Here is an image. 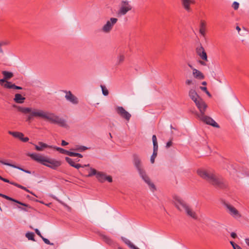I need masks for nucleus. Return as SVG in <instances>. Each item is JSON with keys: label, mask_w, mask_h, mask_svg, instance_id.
<instances>
[{"label": "nucleus", "mask_w": 249, "mask_h": 249, "mask_svg": "<svg viewBox=\"0 0 249 249\" xmlns=\"http://www.w3.org/2000/svg\"><path fill=\"white\" fill-rule=\"evenodd\" d=\"M13 107L16 108L18 111L25 115L29 114L27 116L26 121H30L34 118L39 117L49 121L52 124H58L60 126L64 127L67 126L66 121L54 113L36 108L23 107L17 105H13Z\"/></svg>", "instance_id": "nucleus-1"}, {"label": "nucleus", "mask_w": 249, "mask_h": 249, "mask_svg": "<svg viewBox=\"0 0 249 249\" xmlns=\"http://www.w3.org/2000/svg\"><path fill=\"white\" fill-rule=\"evenodd\" d=\"M189 96L195 102L199 109L200 113L197 114L198 118L203 122L213 127L219 128V125L212 118L205 115L207 105L203 99L198 95L194 89H191L189 91Z\"/></svg>", "instance_id": "nucleus-2"}, {"label": "nucleus", "mask_w": 249, "mask_h": 249, "mask_svg": "<svg viewBox=\"0 0 249 249\" xmlns=\"http://www.w3.org/2000/svg\"><path fill=\"white\" fill-rule=\"evenodd\" d=\"M197 173L201 178L216 188L224 189L228 186L226 181L221 177L216 175L212 171L199 169Z\"/></svg>", "instance_id": "nucleus-3"}, {"label": "nucleus", "mask_w": 249, "mask_h": 249, "mask_svg": "<svg viewBox=\"0 0 249 249\" xmlns=\"http://www.w3.org/2000/svg\"><path fill=\"white\" fill-rule=\"evenodd\" d=\"M27 155L33 160L53 170H56L61 165V161L60 160L54 159H47L36 153H28Z\"/></svg>", "instance_id": "nucleus-4"}, {"label": "nucleus", "mask_w": 249, "mask_h": 249, "mask_svg": "<svg viewBox=\"0 0 249 249\" xmlns=\"http://www.w3.org/2000/svg\"><path fill=\"white\" fill-rule=\"evenodd\" d=\"M133 163L139 172V174L144 182L148 184L150 190L154 192L156 190V187L152 183L149 177L147 175L145 170L142 168V161L140 157L136 154L133 155Z\"/></svg>", "instance_id": "nucleus-5"}, {"label": "nucleus", "mask_w": 249, "mask_h": 249, "mask_svg": "<svg viewBox=\"0 0 249 249\" xmlns=\"http://www.w3.org/2000/svg\"><path fill=\"white\" fill-rule=\"evenodd\" d=\"M173 198L174 200V204L178 210L180 211L184 210L188 215L194 219H197V216L196 213L193 211L179 196H175Z\"/></svg>", "instance_id": "nucleus-6"}, {"label": "nucleus", "mask_w": 249, "mask_h": 249, "mask_svg": "<svg viewBox=\"0 0 249 249\" xmlns=\"http://www.w3.org/2000/svg\"><path fill=\"white\" fill-rule=\"evenodd\" d=\"M132 6L130 3V1L127 0H122L119 10L118 12V15L119 16L125 15L128 11L131 10Z\"/></svg>", "instance_id": "nucleus-7"}, {"label": "nucleus", "mask_w": 249, "mask_h": 249, "mask_svg": "<svg viewBox=\"0 0 249 249\" xmlns=\"http://www.w3.org/2000/svg\"><path fill=\"white\" fill-rule=\"evenodd\" d=\"M115 110L118 115L126 121H128L130 119L131 115L126 111L123 107H116Z\"/></svg>", "instance_id": "nucleus-8"}, {"label": "nucleus", "mask_w": 249, "mask_h": 249, "mask_svg": "<svg viewBox=\"0 0 249 249\" xmlns=\"http://www.w3.org/2000/svg\"><path fill=\"white\" fill-rule=\"evenodd\" d=\"M118 21V19L115 18H111L108 20L106 24L102 28V31L105 33L109 32L112 29L113 26Z\"/></svg>", "instance_id": "nucleus-9"}, {"label": "nucleus", "mask_w": 249, "mask_h": 249, "mask_svg": "<svg viewBox=\"0 0 249 249\" xmlns=\"http://www.w3.org/2000/svg\"><path fill=\"white\" fill-rule=\"evenodd\" d=\"M98 180L100 182H104L106 180L109 182H112V178L110 176H107L105 173L102 172H98L96 177Z\"/></svg>", "instance_id": "nucleus-10"}, {"label": "nucleus", "mask_w": 249, "mask_h": 249, "mask_svg": "<svg viewBox=\"0 0 249 249\" xmlns=\"http://www.w3.org/2000/svg\"><path fill=\"white\" fill-rule=\"evenodd\" d=\"M225 206L228 210L229 213L231 216L234 217H240L241 216L239 212L233 206L228 203H225Z\"/></svg>", "instance_id": "nucleus-11"}, {"label": "nucleus", "mask_w": 249, "mask_h": 249, "mask_svg": "<svg viewBox=\"0 0 249 249\" xmlns=\"http://www.w3.org/2000/svg\"><path fill=\"white\" fill-rule=\"evenodd\" d=\"M196 53L203 60L205 61H208V57L207 53L201 45L197 47L196 49Z\"/></svg>", "instance_id": "nucleus-12"}, {"label": "nucleus", "mask_w": 249, "mask_h": 249, "mask_svg": "<svg viewBox=\"0 0 249 249\" xmlns=\"http://www.w3.org/2000/svg\"><path fill=\"white\" fill-rule=\"evenodd\" d=\"M180 1L182 7L187 12L191 11L190 5L195 3L194 0H180Z\"/></svg>", "instance_id": "nucleus-13"}, {"label": "nucleus", "mask_w": 249, "mask_h": 249, "mask_svg": "<svg viewBox=\"0 0 249 249\" xmlns=\"http://www.w3.org/2000/svg\"><path fill=\"white\" fill-rule=\"evenodd\" d=\"M65 92L66 93L65 98L68 101L71 102L73 104H78V101L77 97L73 95L70 91H65Z\"/></svg>", "instance_id": "nucleus-14"}, {"label": "nucleus", "mask_w": 249, "mask_h": 249, "mask_svg": "<svg viewBox=\"0 0 249 249\" xmlns=\"http://www.w3.org/2000/svg\"><path fill=\"white\" fill-rule=\"evenodd\" d=\"M34 145L35 147V149L38 151H42L44 149V148H53L52 145H48L46 143H45L41 142H38V145Z\"/></svg>", "instance_id": "nucleus-15"}, {"label": "nucleus", "mask_w": 249, "mask_h": 249, "mask_svg": "<svg viewBox=\"0 0 249 249\" xmlns=\"http://www.w3.org/2000/svg\"><path fill=\"white\" fill-rule=\"evenodd\" d=\"M122 240L131 249H140L136 246H135L131 242L124 237H121Z\"/></svg>", "instance_id": "nucleus-16"}, {"label": "nucleus", "mask_w": 249, "mask_h": 249, "mask_svg": "<svg viewBox=\"0 0 249 249\" xmlns=\"http://www.w3.org/2000/svg\"><path fill=\"white\" fill-rule=\"evenodd\" d=\"M25 100V98L19 93L16 94L14 98V101L18 104H22Z\"/></svg>", "instance_id": "nucleus-17"}, {"label": "nucleus", "mask_w": 249, "mask_h": 249, "mask_svg": "<svg viewBox=\"0 0 249 249\" xmlns=\"http://www.w3.org/2000/svg\"><path fill=\"white\" fill-rule=\"evenodd\" d=\"M193 74L194 76L197 79H203L204 78V76L203 73L196 69H193Z\"/></svg>", "instance_id": "nucleus-18"}, {"label": "nucleus", "mask_w": 249, "mask_h": 249, "mask_svg": "<svg viewBox=\"0 0 249 249\" xmlns=\"http://www.w3.org/2000/svg\"><path fill=\"white\" fill-rule=\"evenodd\" d=\"M0 163H2L3 164H4V165H8V166H9L18 169H19V170H20L21 171H23V172H24L25 173H30V171H29L24 170V169H22V168H20L19 167H18V166H17L15 165H14V164H12L6 162H5L4 160H0Z\"/></svg>", "instance_id": "nucleus-19"}, {"label": "nucleus", "mask_w": 249, "mask_h": 249, "mask_svg": "<svg viewBox=\"0 0 249 249\" xmlns=\"http://www.w3.org/2000/svg\"><path fill=\"white\" fill-rule=\"evenodd\" d=\"M206 31V23L204 21H201L200 24L199 33L203 36H205Z\"/></svg>", "instance_id": "nucleus-20"}, {"label": "nucleus", "mask_w": 249, "mask_h": 249, "mask_svg": "<svg viewBox=\"0 0 249 249\" xmlns=\"http://www.w3.org/2000/svg\"><path fill=\"white\" fill-rule=\"evenodd\" d=\"M152 141L153 143V152H158V144L156 136L155 135L152 136Z\"/></svg>", "instance_id": "nucleus-21"}, {"label": "nucleus", "mask_w": 249, "mask_h": 249, "mask_svg": "<svg viewBox=\"0 0 249 249\" xmlns=\"http://www.w3.org/2000/svg\"><path fill=\"white\" fill-rule=\"evenodd\" d=\"M2 74H3L4 77L7 80L11 79L14 76L13 73L12 72L5 71H2Z\"/></svg>", "instance_id": "nucleus-22"}, {"label": "nucleus", "mask_w": 249, "mask_h": 249, "mask_svg": "<svg viewBox=\"0 0 249 249\" xmlns=\"http://www.w3.org/2000/svg\"><path fill=\"white\" fill-rule=\"evenodd\" d=\"M6 199H7L8 200L11 201L15 202H16L17 203H18V204H20L21 205L23 206H26V207L30 208V207L29 206V205H28L27 204H25V203H22L21 202H20V201H18V200H17L16 199H14V198H13L12 197H9L8 196H7Z\"/></svg>", "instance_id": "nucleus-23"}, {"label": "nucleus", "mask_w": 249, "mask_h": 249, "mask_svg": "<svg viewBox=\"0 0 249 249\" xmlns=\"http://www.w3.org/2000/svg\"><path fill=\"white\" fill-rule=\"evenodd\" d=\"M54 148L55 149H56L57 151H58V152H59L61 154H66L67 155H69V153H70V151H67L63 148H60V147H56V146H53V148Z\"/></svg>", "instance_id": "nucleus-24"}, {"label": "nucleus", "mask_w": 249, "mask_h": 249, "mask_svg": "<svg viewBox=\"0 0 249 249\" xmlns=\"http://www.w3.org/2000/svg\"><path fill=\"white\" fill-rule=\"evenodd\" d=\"M125 56L124 54H120L117 58V64L118 65H120L122 63H123L124 60Z\"/></svg>", "instance_id": "nucleus-25"}, {"label": "nucleus", "mask_w": 249, "mask_h": 249, "mask_svg": "<svg viewBox=\"0 0 249 249\" xmlns=\"http://www.w3.org/2000/svg\"><path fill=\"white\" fill-rule=\"evenodd\" d=\"M25 236L29 240L35 241V234L33 232H28L26 233Z\"/></svg>", "instance_id": "nucleus-26"}, {"label": "nucleus", "mask_w": 249, "mask_h": 249, "mask_svg": "<svg viewBox=\"0 0 249 249\" xmlns=\"http://www.w3.org/2000/svg\"><path fill=\"white\" fill-rule=\"evenodd\" d=\"M14 84H13L12 82L7 81L6 83L4 84L3 87L6 89H13Z\"/></svg>", "instance_id": "nucleus-27"}, {"label": "nucleus", "mask_w": 249, "mask_h": 249, "mask_svg": "<svg viewBox=\"0 0 249 249\" xmlns=\"http://www.w3.org/2000/svg\"><path fill=\"white\" fill-rule=\"evenodd\" d=\"M90 173L88 175V177H90L93 176H96V177H97V174H98L99 171H97L96 169L92 168H90Z\"/></svg>", "instance_id": "nucleus-28"}, {"label": "nucleus", "mask_w": 249, "mask_h": 249, "mask_svg": "<svg viewBox=\"0 0 249 249\" xmlns=\"http://www.w3.org/2000/svg\"><path fill=\"white\" fill-rule=\"evenodd\" d=\"M103 239L106 243L109 245H111L113 243V241L109 237L106 235L103 236Z\"/></svg>", "instance_id": "nucleus-29"}, {"label": "nucleus", "mask_w": 249, "mask_h": 249, "mask_svg": "<svg viewBox=\"0 0 249 249\" xmlns=\"http://www.w3.org/2000/svg\"><path fill=\"white\" fill-rule=\"evenodd\" d=\"M8 133L14 137L18 138L19 135H22L19 132L9 131Z\"/></svg>", "instance_id": "nucleus-30"}, {"label": "nucleus", "mask_w": 249, "mask_h": 249, "mask_svg": "<svg viewBox=\"0 0 249 249\" xmlns=\"http://www.w3.org/2000/svg\"><path fill=\"white\" fill-rule=\"evenodd\" d=\"M69 156L70 157H78L79 158H82L83 157L82 155L80 153H75L70 151Z\"/></svg>", "instance_id": "nucleus-31"}, {"label": "nucleus", "mask_w": 249, "mask_h": 249, "mask_svg": "<svg viewBox=\"0 0 249 249\" xmlns=\"http://www.w3.org/2000/svg\"><path fill=\"white\" fill-rule=\"evenodd\" d=\"M66 161L71 166L72 165H74L75 162L73 161V160L69 157H66L65 158Z\"/></svg>", "instance_id": "nucleus-32"}, {"label": "nucleus", "mask_w": 249, "mask_h": 249, "mask_svg": "<svg viewBox=\"0 0 249 249\" xmlns=\"http://www.w3.org/2000/svg\"><path fill=\"white\" fill-rule=\"evenodd\" d=\"M101 87L102 89V93H103V95L105 96H107L108 94V90L107 89V88L104 86L101 85Z\"/></svg>", "instance_id": "nucleus-33"}, {"label": "nucleus", "mask_w": 249, "mask_h": 249, "mask_svg": "<svg viewBox=\"0 0 249 249\" xmlns=\"http://www.w3.org/2000/svg\"><path fill=\"white\" fill-rule=\"evenodd\" d=\"M158 152H153L152 155L150 158V161L152 163H154L155 162V159L157 156Z\"/></svg>", "instance_id": "nucleus-34"}, {"label": "nucleus", "mask_w": 249, "mask_h": 249, "mask_svg": "<svg viewBox=\"0 0 249 249\" xmlns=\"http://www.w3.org/2000/svg\"><path fill=\"white\" fill-rule=\"evenodd\" d=\"M239 4L238 2L234 1L232 3V7L234 10H237L239 8Z\"/></svg>", "instance_id": "nucleus-35"}, {"label": "nucleus", "mask_w": 249, "mask_h": 249, "mask_svg": "<svg viewBox=\"0 0 249 249\" xmlns=\"http://www.w3.org/2000/svg\"><path fill=\"white\" fill-rule=\"evenodd\" d=\"M88 148L84 146H80L77 147L75 150L79 151H83L87 150Z\"/></svg>", "instance_id": "nucleus-36"}, {"label": "nucleus", "mask_w": 249, "mask_h": 249, "mask_svg": "<svg viewBox=\"0 0 249 249\" xmlns=\"http://www.w3.org/2000/svg\"><path fill=\"white\" fill-rule=\"evenodd\" d=\"M7 81V79L4 77L3 79H0V85L3 87L4 84L6 83Z\"/></svg>", "instance_id": "nucleus-37"}, {"label": "nucleus", "mask_w": 249, "mask_h": 249, "mask_svg": "<svg viewBox=\"0 0 249 249\" xmlns=\"http://www.w3.org/2000/svg\"><path fill=\"white\" fill-rule=\"evenodd\" d=\"M41 238L46 244L51 245H53V244L51 243L48 239L44 238L43 236H42Z\"/></svg>", "instance_id": "nucleus-38"}, {"label": "nucleus", "mask_w": 249, "mask_h": 249, "mask_svg": "<svg viewBox=\"0 0 249 249\" xmlns=\"http://www.w3.org/2000/svg\"><path fill=\"white\" fill-rule=\"evenodd\" d=\"M8 43V42L6 41H0V47H2V46L7 45Z\"/></svg>", "instance_id": "nucleus-39"}, {"label": "nucleus", "mask_w": 249, "mask_h": 249, "mask_svg": "<svg viewBox=\"0 0 249 249\" xmlns=\"http://www.w3.org/2000/svg\"><path fill=\"white\" fill-rule=\"evenodd\" d=\"M19 188H20V189H22L23 190H25L26 192H29V193H30L31 194H33V195H34L32 192H31L28 189H27L26 187L20 185V186H19Z\"/></svg>", "instance_id": "nucleus-40"}, {"label": "nucleus", "mask_w": 249, "mask_h": 249, "mask_svg": "<svg viewBox=\"0 0 249 249\" xmlns=\"http://www.w3.org/2000/svg\"><path fill=\"white\" fill-rule=\"evenodd\" d=\"M29 206L30 207V208L27 207H26V206H25L26 208H22V207H21L18 206V209H20L21 210L24 211L28 212V210L27 208H31V207L30 206Z\"/></svg>", "instance_id": "nucleus-41"}, {"label": "nucleus", "mask_w": 249, "mask_h": 249, "mask_svg": "<svg viewBox=\"0 0 249 249\" xmlns=\"http://www.w3.org/2000/svg\"><path fill=\"white\" fill-rule=\"evenodd\" d=\"M0 179L3 181L4 182H7L10 184L11 181L7 178H3L0 176Z\"/></svg>", "instance_id": "nucleus-42"}, {"label": "nucleus", "mask_w": 249, "mask_h": 249, "mask_svg": "<svg viewBox=\"0 0 249 249\" xmlns=\"http://www.w3.org/2000/svg\"><path fill=\"white\" fill-rule=\"evenodd\" d=\"M72 167L76 168V169H79L80 168V167H83V166H82V165H81L80 164H74V165H72Z\"/></svg>", "instance_id": "nucleus-43"}, {"label": "nucleus", "mask_w": 249, "mask_h": 249, "mask_svg": "<svg viewBox=\"0 0 249 249\" xmlns=\"http://www.w3.org/2000/svg\"><path fill=\"white\" fill-rule=\"evenodd\" d=\"M35 231L36 232V233L41 238L42 237V234H41L40 232L37 229H35Z\"/></svg>", "instance_id": "nucleus-44"}, {"label": "nucleus", "mask_w": 249, "mask_h": 249, "mask_svg": "<svg viewBox=\"0 0 249 249\" xmlns=\"http://www.w3.org/2000/svg\"><path fill=\"white\" fill-rule=\"evenodd\" d=\"M172 142L171 141H170L167 142L166 147L167 148H169V147H170L172 145Z\"/></svg>", "instance_id": "nucleus-45"}, {"label": "nucleus", "mask_w": 249, "mask_h": 249, "mask_svg": "<svg viewBox=\"0 0 249 249\" xmlns=\"http://www.w3.org/2000/svg\"><path fill=\"white\" fill-rule=\"evenodd\" d=\"M230 244L231 245L234 249H236V247L237 245L235 244L233 241H230Z\"/></svg>", "instance_id": "nucleus-46"}, {"label": "nucleus", "mask_w": 249, "mask_h": 249, "mask_svg": "<svg viewBox=\"0 0 249 249\" xmlns=\"http://www.w3.org/2000/svg\"><path fill=\"white\" fill-rule=\"evenodd\" d=\"M186 84L188 85H191V84H192V80H190V79H187L186 80V82H185Z\"/></svg>", "instance_id": "nucleus-47"}, {"label": "nucleus", "mask_w": 249, "mask_h": 249, "mask_svg": "<svg viewBox=\"0 0 249 249\" xmlns=\"http://www.w3.org/2000/svg\"><path fill=\"white\" fill-rule=\"evenodd\" d=\"M13 89H22V88L21 87L16 86L15 84H14Z\"/></svg>", "instance_id": "nucleus-48"}, {"label": "nucleus", "mask_w": 249, "mask_h": 249, "mask_svg": "<svg viewBox=\"0 0 249 249\" xmlns=\"http://www.w3.org/2000/svg\"><path fill=\"white\" fill-rule=\"evenodd\" d=\"M68 144V142H66L64 140H62L61 142V145L63 146L67 145Z\"/></svg>", "instance_id": "nucleus-49"}, {"label": "nucleus", "mask_w": 249, "mask_h": 249, "mask_svg": "<svg viewBox=\"0 0 249 249\" xmlns=\"http://www.w3.org/2000/svg\"><path fill=\"white\" fill-rule=\"evenodd\" d=\"M10 184H12V185H14V186L18 187V188H19V186H20V184H18V183H17L16 182H14L11 181Z\"/></svg>", "instance_id": "nucleus-50"}, {"label": "nucleus", "mask_w": 249, "mask_h": 249, "mask_svg": "<svg viewBox=\"0 0 249 249\" xmlns=\"http://www.w3.org/2000/svg\"><path fill=\"white\" fill-rule=\"evenodd\" d=\"M10 184H12V185H14V186L18 187V188H19V186H20V184H18V183H17L16 182H14L11 181Z\"/></svg>", "instance_id": "nucleus-51"}, {"label": "nucleus", "mask_w": 249, "mask_h": 249, "mask_svg": "<svg viewBox=\"0 0 249 249\" xmlns=\"http://www.w3.org/2000/svg\"><path fill=\"white\" fill-rule=\"evenodd\" d=\"M200 89L205 92L208 90L207 88L205 87H200Z\"/></svg>", "instance_id": "nucleus-52"}, {"label": "nucleus", "mask_w": 249, "mask_h": 249, "mask_svg": "<svg viewBox=\"0 0 249 249\" xmlns=\"http://www.w3.org/2000/svg\"><path fill=\"white\" fill-rule=\"evenodd\" d=\"M28 141H29V138L28 137H23L21 140V141L23 142H27Z\"/></svg>", "instance_id": "nucleus-53"}, {"label": "nucleus", "mask_w": 249, "mask_h": 249, "mask_svg": "<svg viewBox=\"0 0 249 249\" xmlns=\"http://www.w3.org/2000/svg\"><path fill=\"white\" fill-rule=\"evenodd\" d=\"M231 235L233 238H235L237 237L236 233L233 232L231 233Z\"/></svg>", "instance_id": "nucleus-54"}, {"label": "nucleus", "mask_w": 249, "mask_h": 249, "mask_svg": "<svg viewBox=\"0 0 249 249\" xmlns=\"http://www.w3.org/2000/svg\"><path fill=\"white\" fill-rule=\"evenodd\" d=\"M204 60L203 61H202V60H199V63L201 65H203V66H206V63H205V61H204Z\"/></svg>", "instance_id": "nucleus-55"}, {"label": "nucleus", "mask_w": 249, "mask_h": 249, "mask_svg": "<svg viewBox=\"0 0 249 249\" xmlns=\"http://www.w3.org/2000/svg\"><path fill=\"white\" fill-rule=\"evenodd\" d=\"M20 133L22 135H19V137H18V138L19 139L20 141H21L22 139L24 137V134L22 133H21V132H20Z\"/></svg>", "instance_id": "nucleus-56"}, {"label": "nucleus", "mask_w": 249, "mask_h": 249, "mask_svg": "<svg viewBox=\"0 0 249 249\" xmlns=\"http://www.w3.org/2000/svg\"><path fill=\"white\" fill-rule=\"evenodd\" d=\"M245 242L248 246H249V238L245 239Z\"/></svg>", "instance_id": "nucleus-57"}, {"label": "nucleus", "mask_w": 249, "mask_h": 249, "mask_svg": "<svg viewBox=\"0 0 249 249\" xmlns=\"http://www.w3.org/2000/svg\"><path fill=\"white\" fill-rule=\"evenodd\" d=\"M3 53H4V52H3V50L2 48V47H0V53L3 54Z\"/></svg>", "instance_id": "nucleus-58"}, {"label": "nucleus", "mask_w": 249, "mask_h": 249, "mask_svg": "<svg viewBox=\"0 0 249 249\" xmlns=\"http://www.w3.org/2000/svg\"><path fill=\"white\" fill-rule=\"evenodd\" d=\"M205 93L209 96V97H211V94H210V93L207 90L206 92H205Z\"/></svg>", "instance_id": "nucleus-59"}, {"label": "nucleus", "mask_w": 249, "mask_h": 249, "mask_svg": "<svg viewBox=\"0 0 249 249\" xmlns=\"http://www.w3.org/2000/svg\"><path fill=\"white\" fill-rule=\"evenodd\" d=\"M7 196H6L5 195H3L2 194V196H1V197H2L3 198H6V197H7Z\"/></svg>", "instance_id": "nucleus-60"}, {"label": "nucleus", "mask_w": 249, "mask_h": 249, "mask_svg": "<svg viewBox=\"0 0 249 249\" xmlns=\"http://www.w3.org/2000/svg\"><path fill=\"white\" fill-rule=\"evenodd\" d=\"M236 30H238V31H240V27H239V26H237V27H236Z\"/></svg>", "instance_id": "nucleus-61"}, {"label": "nucleus", "mask_w": 249, "mask_h": 249, "mask_svg": "<svg viewBox=\"0 0 249 249\" xmlns=\"http://www.w3.org/2000/svg\"><path fill=\"white\" fill-rule=\"evenodd\" d=\"M236 249H242L240 246H239L238 245H237L236 247Z\"/></svg>", "instance_id": "nucleus-62"}, {"label": "nucleus", "mask_w": 249, "mask_h": 249, "mask_svg": "<svg viewBox=\"0 0 249 249\" xmlns=\"http://www.w3.org/2000/svg\"><path fill=\"white\" fill-rule=\"evenodd\" d=\"M202 84L203 85H206L207 83H206V82H205V81H203V82L202 83Z\"/></svg>", "instance_id": "nucleus-63"}, {"label": "nucleus", "mask_w": 249, "mask_h": 249, "mask_svg": "<svg viewBox=\"0 0 249 249\" xmlns=\"http://www.w3.org/2000/svg\"><path fill=\"white\" fill-rule=\"evenodd\" d=\"M89 166V164H85L84 165H82V166H83V167H87V166Z\"/></svg>", "instance_id": "nucleus-64"}]
</instances>
